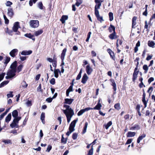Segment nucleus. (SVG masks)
<instances>
[{"label":"nucleus","mask_w":155,"mask_h":155,"mask_svg":"<svg viewBox=\"0 0 155 155\" xmlns=\"http://www.w3.org/2000/svg\"><path fill=\"white\" fill-rule=\"evenodd\" d=\"M109 30L110 32H115V28L114 26L112 25H110V27L109 28Z\"/></svg>","instance_id":"5701e85b"},{"label":"nucleus","mask_w":155,"mask_h":155,"mask_svg":"<svg viewBox=\"0 0 155 155\" xmlns=\"http://www.w3.org/2000/svg\"><path fill=\"white\" fill-rule=\"evenodd\" d=\"M68 17L66 15H63L62 16L60 21H61L62 24H64L65 22V21L68 19Z\"/></svg>","instance_id":"f3484780"},{"label":"nucleus","mask_w":155,"mask_h":155,"mask_svg":"<svg viewBox=\"0 0 155 155\" xmlns=\"http://www.w3.org/2000/svg\"><path fill=\"white\" fill-rule=\"evenodd\" d=\"M94 11L95 15L96 17L99 15V12L98 9H96V8L94 9Z\"/></svg>","instance_id":"6e6d98bb"},{"label":"nucleus","mask_w":155,"mask_h":155,"mask_svg":"<svg viewBox=\"0 0 155 155\" xmlns=\"http://www.w3.org/2000/svg\"><path fill=\"white\" fill-rule=\"evenodd\" d=\"M11 117L12 116L11 113H9L5 118V122L8 123V122L11 120Z\"/></svg>","instance_id":"b1692460"},{"label":"nucleus","mask_w":155,"mask_h":155,"mask_svg":"<svg viewBox=\"0 0 155 155\" xmlns=\"http://www.w3.org/2000/svg\"><path fill=\"white\" fill-rule=\"evenodd\" d=\"M109 20L110 21H112L113 20V14L111 12H110L109 13Z\"/></svg>","instance_id":"58836bf2"},{"label":"nucleus","mask_w":155,"mask_h":155,"mask_svg":"<svg viewBox=\"0 0 155 155\" xmlns=\"http://www.w3.org/2000/svg\"><path fill=\"white\" fill-rule=\"evenodd\" d=\"M143 69L144 70V73H146L147 72L148 70V68L147 65L146 64L144 65L143 66Z\"/></svg>","instance_id":"ea45409f"},{"label":"nucleus","mask_w":155,"mask_h":155,"mask_svg":"<svg viewBox=\"0 0 155 155\" xmlns=\"http://www.w3.org/2000/svg\"><path fill=\"white\" fill-rule=\"evenodd\" d=\"M17 64L16 61H15L10 66V68L11 69L16 71Z\"/></svg>","instance_id":"f8f14e48"},{"label":"nucleus","mask_w":155,"mask_h":155,"mask_svg":"<svg viewBox=\"0 0 155 155\" xmlns=\"http://www.w3.org/2000/svg\"><path fill=\"white\" fill-rule=\"evenodd\" d=\"M148 45L151 47L153 48L155 45V43L152 41H149L147 43Z\"/></svg>","instance_id":"a878e982"},{"label":"nucleus","mask_w":155,"mask_h":155,"mask_svg":"<svg viewBox=\"0 0 155 155\" xmlns=\"http://www.w3.org/2000/svg\"><path fill=\"white\" fill-rule=\"evenodd\" d=\"M12 91H10V93L7 94V96L8 98H9L10 97H13V95L12 94Z\"/></svg>","instance_id":"09e8293b"},{"label":"nucleus","mask_w":155,"mask_h":155,"mask_svg":"<svg viewBox=\"0 0 155 155\" xmlns=\"http://www.w3.org/2000/svg\"><path fill=\"white\" fill-rule=\"evenodd\" d=\"M25 36L26 37L30 39L32 38H33L34 35H32L31 34H26L25 35Z\"/></svg>","instance_id":"a19ab883"},{"label":"nucleus","mask_w":155,"mask_h":155,"mask_svg":"<svg viewBox=\"0 0 155 155\" xmlns=\"http://www.w3.org/2000/svg\"><path fill=\"white\" fill-rule=\"evenodd\" d=\"M67 49L66 48H64L62 51V53L61 54V59H64V57L66 52Z\"/></svg>","instance_id":"412c9836"},{"label":"nucleus","mask_w":155,"mask_h":155,"mask_svg":"<svg viewBox=\"0 0 155 155\" xmlns=\"http://www.w3.org/2000/svg\"><path fill=\"white\" fill-rule=\"evenodd\" d=\"M77 137L78 134L77 133H74L73 134L72 138L73 140H76L77 138Z\"/></svg>","instance_id":"8fccbe9b"},{"label":"nucleus","mask_w":155,"mask_h":155,"mask_svg":"<svg viewBox=\"0 0 155 155\" xmlns=\"http://www.w3.org/2000/svg\"><path fill=\"white\" fill-rule=\"evenodd\" d=\"M107 52L110 54L111 58L113 60H115L114 53L113 51H112L110 49H107Z\"/></svg>","instance_id":"dca6fc26"},{"label":"nucleus","mask_w":155,"mask_h":155,"mask_svg":"<svg viewBox=\"0 0 155 155\" xmlns=\"http://www.w3.org/2000/svg\"><path fill=\"white\" fill-rule=\"evenodd\" d=\"M18 52L17 49H14L12 50L9 53L10 55L12 57L14 58L15 56V53Z\"/></svg>","instance_id":"9b49d317"},{"label":"nucleus","mask_w":155,"mask_h":155,"mask_svg":"<svg viewBox=\"0 0 155 155\" xmlns=\"http://www.w3.org/2000/svg\"><path fill=\"white\" fill-rule=\"evenodd\" d=\"M3 17L5 20V23L6 24H8L9 23V21L7 18L6 17L5 15H3Z\"/></svg>","instance_id":"3c124183"},{"label":"nucleus","mask_w":155,"mask_h":155,"mask_svg":"<svg viewBox=\"0 0 155 155\" xmlns=\"http://www.w3.org/2000/svg\"><path fill=\"white\" fill-rule=\"evenodd\" d=\"M10 60V58L9 57H7L4 62V64L6 65L9 62Z\"/></svg>","instance_id":"de8ad7c7"},{"label":"nucleus","mask_w":155,"mask_h":155,"mask_svg":"<svg viewBox=\"0 0 155 155\" xmlns=\"http://www.w3.org/2000/svg\"><path fill=\"white\" fill-rule=\"evenodd\" d=\"M153 87H150L148 90L147 91V92L148 93H149V95H150V93L151 92H152L153 91Z\"/></svg>","instance_id":"5fc2aeb1"},{"label":"nucleus","mask_w":155,"mask_h":155,"mask_svg":"<svg viewBox=\"0 0 155 155\" xmlns=\"http://www.w3.org/2000/svg\"><path fill=\"white\" fill-rule=\"evenodd\" d=\"M22 87H23L26 88L28 86V84H26L25 81H23Z\"/></svg>","instance_id":"e2e57ef3"},{"label":"nucleus","mask_w":155,"mask_h":155,"mask_svg":"<svg viewBox=\"0 0 155 155\" xmlns=\"http://www.w3.org/2000/svg\"><path fill=\"white\" fill-rule=\"evenodd\" d=\"M137 17L134 16V17L132 20V28H135V27H134V26L136 25V21L137 20Z\"/></svg>","instance_id":"bb28decb"},{"label":"nucleus","mask_w":155,"mask_h":155,"mask_svg":"<svg viewBox=\"0 0 155 155\" xmlns=\"http://www.w3.org/2000/svg\"><path fill=\"white\" fill-rule=\"evenodd\" d=\"M67 117V122L69 123L73 116L74 114V112L64 114Z\"/></svg>","instance_id":"423d86ee"},{"label":"nucleus","mask_w":155,"mask_h":155,"mask_svg":"<svg viewBox=\"0 0 155 155\" xmlns=\"http://www.w3.org/2000/svg\"><path fill=\"white\" fill-rule=\"evenodd\" d=\"M96 17H97V19L99 21H100L101 22H102V21H104L103 17L102 16H100V15L96 16Z\"/></svg>","instance_id":"79ce46f5"},{"label":"nucleus","mask_w":155,"mask_h":155,"mask_svg":"<svg viewBox=\"0 0 155 155\" xmlns=\"http://www.w3.org/2000/svg\"><path fill=\"white\" fill-rule=\"evenodd\" d=\"M88 79V77L86 74H84L82 78L81 82L84 84L86 83Z\"/></svg>","instance_id":"ddd939ff"},{"label":"nucleus","mask_w":155,"mask_h":155,"mask_svg":"<svg viewBox=\"0 0 155 155\" xmlns=\"http://www.w3.org/2000/svg\"><path fill=\"white\" fill-rule=\"evenodd\" d=\"M18 22H16L14 24L12 27V30L14 32H17L19 28H20Z\"/></svg>","instance_id":"39448f33"},{"label":"nucleus","mask_w":155,"mask_h":155,"mask_svg":"<svg viewBox=\"0 0 155 155\" xmlns=\"http://www.w3.org/2000/svg\"><path fill=\"white\" fill-rule=\"evenodd\" d=\"M5 74V73H2L0 74V82L3 79Z\"/></svg>","instance_id":"49530a36"},{"label":"nucleus","mask_w":155,"mask_h":155,"mask_svg":"<svg viewBox=\"0 0 155 155\" xmlns=\"http://www.w3.org/2000/svg\"><path fill=\"white\" fill-rule=\"evenodd\" d=\"M110 81L111 82V84L113 86V89L114 90V92L113 95L112 97H114V95H115L116 93V84L114 81L113 79H110Z\"/></svg>","instance_id":"6e6552de"},{"label":"nucleus","mask_w":155,"mask_h":155,"mask_svg":"<svg viewBox=\"0 0 155 155\" xmlns=\"http://www.w3.org/2000/svg\"><path fill=\"white\" fill-rule=\"evenodd\" d=\"M16 71H14L12 70H10L8 71L7 73V75H9L12 78H13L15 75V73Z\"/></svg>","instance_id":"20e7f679"},{"label":"nucleus","mask_w":155,"mask_h":155,"mask_svg":"<svg viewBox=\"0 0 155 155\" xmlns=\"http://www.w3.org/2000/svg\"><path fill=\"white\" fill-rule=\"evenodd\" d=\"M32 51L31 50L27 51L24 50L21 52V54L22 55H29L31 54Z\"/></svg>","instance_id":"4468645a"},{"label":"nucleus","mask_w":155,"mask_h":155,"mask_svg":"<svg viewBox=\"0 0 155 155\" xmlns=\"http://www.w3.org/2000/svg\"><path fill=\"white\" fill-rule=\"evenodd\" d=\"M93 153V148L92 146L91 148L89 150L87 155H92Z\"/></svg>","instance_id":"4c0bfd02"},{"label":"nucleus","mask_w":155,"mask_h":155,"mask_svg":"<svg viewBox=\"0 0 155 155\" xmlns=\"http://www.w3.org/2000/svg\"><path fill=\"white\" fill-rule=\"evenodd\" d=\"M23 68V65L22 64L20 65L17 68V70H16V71H17V72L18 73L19 72L21 71Z\"/></svg>","instance_id":"2f4dec72"},{"label":"nucleus","mask_w":155,"mask_h":155,"mask_svg":"<svg viewBox=\"0 0 155 155\" xmlns=\"http://www.w3.org/2000/svg\"><path fill=\"white\" fill-rule=\"evenodd\" d=\"M43 32V31L42 30L40 29L35 32V35L36 36H38L40 35Z\"/></svg>","instance_id":"7c9ffc66"},{"label":"nucleus","mask_w":155,"mask_h":155,"mask_svg":"<svg viewBox=\"0 0 155 155\" xmlns=\"http://www.w3.org/2000/svg\"><path fill=\"white\" fill-rule=\"evenodd\" d=\"M140 129V127L139 126V125L138 124H135L134 125L131 127L130 129V130H139Z\"/></svg>","instance_id":"4be33fe9"},{"label":"nucleus","mask_w":155,"mask_h":155,"mask_svg":"<svg viewBox=\"0 0 155 155\" xmlns=\"http://www.w3.org/2000/svg\"><path fill=\"white\" fill-rule=\"evenodd\" d=\"M112 124V122L111 121H109L106 124L104 125V127L106 129H107Z\"/></svg>","instance_id":"c756f323"},{"label":"nucleus","mask_w":155,"mask_h":155,"mask_svg":"<svg viewBox=\"0 0 155 155\" xmlns=\"http://www.w3.org/2000/svg\"><path fill=\"white\" fill-rule=\"evenodd\" d=\"M39 23L38 20H31L29 22L30 26L34 28H37L39 26Z\"/></svg>","instance_id":"f257e3e1"},{"label":"nucleus","mask_w":155,"mask_h":155,"mask_svg":"<svg viewBox=\"0 0 155 155\" xmlns=\"http://www.w3.org/2000/svg\"><path fill=\"white\" fill-rule=\"evenodd\" d=\"M85 112L84 110V109L81 110L78 113V116L82 115Z\"/></svg>","instance_id":"a18cd8bd"},{"label":"nucleus","mask_w":155,"mask_h":155,"mask_svg":"<svg viewBox=\"0 0 155 155\" xmlns=\"http://www.w3.org/2000/svg\"><path fill=\"white\" fill-rule=\"evenodd\" d=\"M64 135H62L61 139V142L63 143L64 144H65L67 143V139L65 138L64 137Z\"/></svg>","instance_id":"72a5a7b5"},{"label":"nucleus","mask_w":155,"mask_h":155,"mask_svg":"<svg viewBox=\"0 0 155 155\" xmlns=\"http://www.w3.org/2000/svg\"><path fill=\"white\" fill-rule=\"evenodd\" d=\"M76 2L75 3V5L78 7L82 3V0H76Z\"/></svg>","instance_id":"c9c22d12"},{"label":"nucleus","mask_w":155,"mask_h":155,"mask_svg":"<svg viewBox=\"0 0 155 155\" xmlns=\"http://www.w3.org/2000/svg\"><path fill=\"white\" fill-rule=\"evenodd\" d=\"M88 123L87 122H86L85 123V126L84 127V129H83V134H84L86 132V130H87V127L88 126Z\"/></svg>","instance_id":"e433bc0d"},{"label":"nucleus","mask_w":155,"mask_h":155,"mask_svg":"<svg viewBox=\"0 0 155 155\" xmlns=\"http://www.w3.org/2000/svg\"><path fill=\"white\" fill-rule=\"evenodd\" d=\"M64 107L66 108L65 110H63V112L64 114L74 112L69 105L65 104L64 105Z\"/></svg>","instance_id":"f03ea898"},{"label":"nucleus","mask_w":155,"mask_h":155,"mask_svg":"<svg viewBox=\"0 0 155 155\" xmlns=\"http://www.w3.org/2000/svg\"><path fill=\"white\" fill-rule=\"evenodd\" d=\"M135 134V132L129 131L127 134V137H134Z\"/></svg>","instance_id":"aec40b11"},{"label":"nucleus","mask_w":155,"mask_h":155,"mask_svg":"<svg viewBox=\"0 0 155 155\" xmlns=\"http://www.w3.org/2000/svg\"><path fill=\"white\" fill-rule=\"evenodd\" d=\"M52 148V146L51 145H49L47 147V149L46 150V151L48 152H50V150Z\"/></svg>","instance_id":"680f3d73"},{"label":"nucleus","mask_w":155,"mask_h":155,"mask_svg":"<svg viewBox=\"0 0 155 155\" xmlns=\"http://www.w3.org/2000/svg\"><path fill=\"white\" fill-rule=\"evenodd\" d=\"M12 116L14 118L18 116V113L17 110H13L12 113Z\"/></svg>","instance_id":"cd10ccee"},{"label":"nucleus","mask_w":155,"mask_h":155,"mask_svg":"<svg viewBox=\"0 0 155 155\" xmlns=\"http://www.w3.org/2000/svg\"><path fill=\"white\" fill-rule=\"evenodd\" d=\"M38 7L41 10H42L43 9V6L41 2H40L38 3Z\"/></svg>","instance_id":"f704fd0d"},{"label":"nucleus","mask_w":155,"mask_h":155,"mask_svg":"<svg viewBox=\"0 0 155 155\" xmlns=\"http://www.w3.org/2000/svg\"><path fill=\"white\" fill-rule=\"evenodd\" d=\"M17 123H14V122L12 121V123L10 124V126L12 128H14L15 127V125Z\"/></svg>","instance_id":"4d7b16f0"},{"label":"nucleus","mask_w":155,"mask_h":155,"mask_svg":"<svg viewBox=\"0 0 155 155\" xmlns=\"http://www.w3.org/2000/svg\"><path fill=\"white\" fill-rule=\"evenodd\" d=\"M86 71L87 74L89 75L91 74L93 70L89 65H87L86 67Z\"/></svg>","instance_id":"1a4fd4ad"},{"label":"nucleus","mask_w":155,"mask_h":155,"mask_svg":"<svg viewBox=\"0 0 155 155\" xmlns=\"http://www.w3.org/2000/svg\"><path fill=\"white\" fill-rule=\"evenodd\" d=\"M78 121V118L74 120L70 124L69 127V130H71L73 131H74L75 130V129L74 128L76 123Z\"/></svg>","instance_id":"7ed1b4c3"},{"label":"nucleus","mask_w":155,"mask_h":155,"mask_svg":"<svg viewBox=\"0 0 155 155\" xmlns=\"http://www.w3.org/2000/svg\"><path fill=\"white\" fill-rule=\"evenodd\" d=\"M2 142L5 144L11 143V140H3Z\"/></svg>","instance_id":"37998d69"},{"label":"nucleus","mask_w":155,"mask_h":155,"mask_svg":"<svg viewBox=\"0 0 155 155\" xmlns=\"http://www.w3.org/2000/svg\"><path fill=\"white\" fill-rule=\"evenodd\" d=\"M26 104L28 106H31L32 105L31 101H28L26 103Z\"/></svg>","instance_id":"052dcab7"},{"label":"nucleus","mask_w":155,"mask_h":155,"mask_svg":"<svg viewBox=\"0 0 155 155\" xmlns=\"http://www.w3.org/2000/svg\"><path fill=\"white\" fill-rule=\"evenodd\" d=\"M100 100H99L97 105L94 107L93 108V110H99L101 109L102 106L101 104L100 103Z\"/></svg>","instance_id":"6ab92c4d"},{"label":"nucleus","mask_w":155,"mask_h":155,"mask_svg":"<svg viewBox=\"0 0 155 155\" xmlns=\"http://www.w3.org/2000/svg\"><path fill=\"white\" fill-rule=\"evenodd\" d=\"M116 32H113L112 34L110 35L109 36V38L111 39H113L115 38V37Z\"/></svg>","instance_id":"473e14b6"},{"label":"nucleus","mask_w":155,"mask_h":155,"mask_svg":"<svg viewBox=\"0 0 155 155\" xmlns=\"http://www.w3.org/2000/svg\"><path fill=\"white\" fill-rule=\"evenodd\" d=\"M12 2L9 1H8L6 2V5L7 6H10L11 5H12Z\"/></svg>","instance_id":"69168bd1"},{"label":"nucleus","mask_w":155,"mask_h":155,"mask_svg":"<svg viewBox=\"0 0 155 155\" xmlns=\"http://www.w3.org/2000/svg\"><path fill=\"white\" fill-rule=\"evenodd\" d=\"M146 135L145 134H143L142 135L140 136L138 138L137 141V143H139L140 140H142L143 138L146 137Z\"/></svg>","instance_id":"a211bd4d"},{"label":"nucleus","mask_w":155,"mask_h":155,"mask_svg":"<svg viewBox=\"0 0 155 155\" xmlns=\"http://www.w3.org/2000/svg\"><path fill=\"white\" fill-rule=\"evenodd\" d=\"M96 5L95 6V9L96 8V9H99L100 8V7L101 5V3H96Z\"/></svg>","instance_id":"c03bdc74"},{"label":"nucleus","mask_w":155,"mask_h":155,"mask_svg":"<svg viewBox=\"0 0 155 155\" xmlns=\"http://www.w3.org/2000/svg\"><path fill=\"white\" fill-rule=\"evenodd\" d=\"M9 81H6L2 82L0 84V88H1L4 87L5 85L7 84Z\"/></svg>","instance_id":"c85d7f7f"},{"label":"nucleus","mask_w":155,"mask_h":155,"mask_svg":"<svg viewBox=\"0 0 155 155\" xmlns=\"http://www.w3.org/2000/svg\"><path fill=\"white\" fill-rule=\"evenodd\" d=\"M143 94L142 101L144 105V107L145 108L147 106V103L148 100L146 101L145 100L146 94L144 89H143Z\"/></svg>","instance_id":"0eeeda50"},{"label":"nucleus","mask_w":155,"mask_h":155,"mask_svg":"<svg viewBox=\"0 0 155 155\" xmlns=\"http://www.w3.org/2000/svg\"><path fill=\"white\" fill-rule=\"evenodd\" d=\"M45 113L44 112H42L41 115V120H44V119H45Z\"/></svg>","instance_id":"603ef678"},{"label":"nucleus","mask_w":155,"mask_h":155,"mask_svg":"<svg viewBox=\"0 0 155 155\" xmlns=\"http://www.w3.org/2000/svg\"><path fill=\"white\" fill-rule=\"evenodd\" d=\"M137 75L133 74L132 81L134 82H135V81L136 80L137 77Z\"/></svg>","instance_id":"13d9d810"},{"label":"nucleus","mask_w":155,"mask_h":155,"mask_svg":"<svg viewBox=\"0 0 155 155\" xmlns=\"http://www.w3.org/2000/svg\"><path fill=\"white\" fill-rule=\"evenodd\" d=\"M7 30H8V31H6V33H8V34L11 35H12V32H13V31L11 30H9L8 28H7Z\"/></svg>","instance_id":"bf43d9fd"},{"label":"nucleus","mask_w":155,"mask_h":155,"mask_svg":"<svg viewBox=\"0 0 155 155\" xmlns=\"http://www.w3.org/2000/svg\"><path fill=\"white\" fill-rule=\"evenodd\" d=\"M52 65L55 68L56 67L57 65V61L56 60H54L52 62Z\"/></svg>","instance_id":"774afa93"},{"label":"nucleus","mask_w":155,"mask_h":155,"mask_svg":"<svg viewBox=\"0 0 155 155\" xmlns=\"http://www.w3.org/2000/svg\"><path fill=\"white\" fill-rule=\"evenodd\" d=\"M132 139H128V140H127L125 143V145L130 144L132 142Z\"/></svg>","instance_id":"0e129e2a"},{"label":"nucleus","mask_w":155,"mask_h":155,"mask_svg":"<svg viewBox=\"0 0 155 155\" xmlns=\"http://www.w3.org/2000/svg\"><path fill=\"white\" fill-rule=\"evenodd\" d=\"M50 83L52 85L54 84L55 82V79L54 78H52L50 81Z\"/></svg>","instance_id":"864d4df0"},{"label":"nucleus","mask_w":155,"mask_h":155,"mask_svg":"<svg viewBox=\"0 0 155 155\" xmlns=\"http://www.w3.org/2000/svg\"><path fill=\"white\" fill-rule=\"evenodd\" d=\"M54 77L56 78H58V73H61V71L60 70L58 69H55L54 71Z\"/></svg>","instance_id":"393cba45"},{"label":"nucleus","mask_w":155,"mask_h":155,"mask_svg":"<svg viewBox=\"0 0 155 155\" xmlns=\"http://www.w3.org/2000/svg\"><path fill=\"white\" fill-rule=\"evenodd\" d=\"M74 100L73 99L65 98L64 99V103L70 105L72 104Z\"/></svg>","instance_id":"2eb2a0df"},{"label":"nucleus","mask_w":155,"mask_h":155,"mask_svg":"<svg viewBox=\"0 0 155 155\" xmlns=\"http://www.w3.org/2000/svg\"><path fill=\"white\" fill-rule=\"evenodd\" d=\"M27 57L26 56H20V58L22 61H24L26 59Z\"/></svg>","instance_id":"338daca9"},{"label":"nucleus","mask_w":155,"mask_h":155,"mask_svg":"<svg viewBox=\"0 0 155 155\" xmlns=\"http://www.w3.org/2000/svg\"><path fill=\"white\" fill-rule=\"evenodd\" d=\"M8 11L7 14L11 18H12L14 15L12 8H8Z\"/></svg>","instance_id":"9d476101"}]
</instances>
